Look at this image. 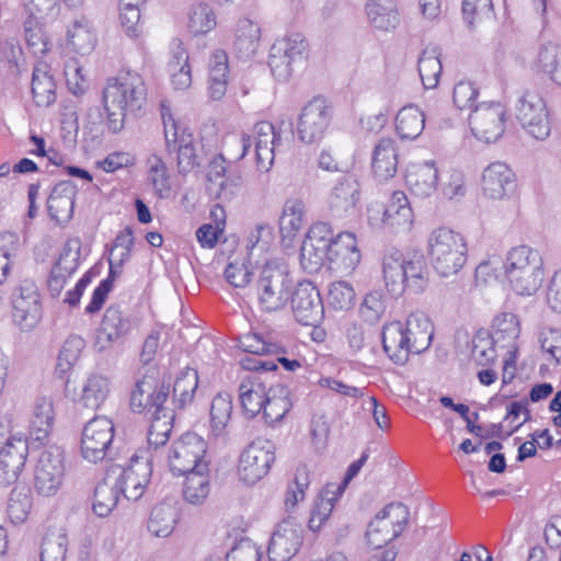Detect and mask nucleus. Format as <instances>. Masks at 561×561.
Masks as SVG:
<instances>
[{
	"mask_svg": "<svg viewBox=\"0 0 561 561\" xmlns=\"http://www.w3.org/2000/svg\"><path fill=\"white\" fill-rule=\"evenodd\" d=\"M360 251L352 232L336 236L330 224L318 221L310 226L300 248V264L308 273L329 270L351 274L360 262Z\"/></svg>",
	"mask_w": 561,
	"mask_h": 561,
	"instance_id": "obj_1",
	"label": "nucleus"
},
{
	"mask_svg": "<svg viewBox=\"0 0 561 561\" xmlns=\"http://www.w3.org/2000/svg\"><path fill=\"white\" fill-rule=\"evenodd\" d=\"M170 387L158 383L154 371L145 374L136 382L130 396V407L135 412L148 410L152 413L151 424L147 434L149 453L157 451L169 440L173 428L174 408L165 405L169 400Z\"/></svg>",
	"mask_w": 561,
	"mask_h": 561,
	"instance_id": "obj_2",
	"label": "nucleus"
},
{
	"mask_svg": "<svg viewBox=\"0 0 561 561\" xmlns=\"http://www.w3.org/2000/svg\"><path fill=\"white\" fill-rule=\"evenodd\" d=\"M433 334L430 318L417 310L408 316L405 323L394 321L383 327V351L393 363L403 365L410 354H420L431 346Z\"/></svg>",
	"mask_w": 561,
	"mask_h": 561,
	"instance_id": "obj_3",
	"label": "nucleus"
},
{
	"mask_svg": "<svg viewBox=\"0 0 561 561\" xmlns=\"http://www.w3.org/2000/svg\"><path fill=\"white\" fill-rule=\"evenodd\" d=\"M146 95L145 81L136 71H119L110 78L103 91L108 129L113 133L122 130L126 116L142 107Z\"/></svg>",
	"mask_w": 561,
	"mask_h": 561,
	"instance_id": "obj_4",
	"label": "nucleus"
},
{
	"mask_svg": "<svg viewBox=\"0 0 561 561\" xmlns=\"http://www.w3.org/2000/svg\"><path fill=\"white\" fill-rule=\"evenodd\" d=\"M502 276L519 296H531L545 278L543 261L539 252L528 245H517L501 262Z\"/></svg>",
	"mask_w": 561,
	"mask_h": 561,
	"instance_id": "obj_5",
	"label": "nucleus"
},
{
	"mask_svg": "<svg viewBox=\"0 0 561 561\" xmlns=\"http://www.w3.org/2000/svg\"><path fill=\"white\" fill-rule=\"evenodd\" d=\"M382 279L387 291L396 297L405 289L423 293L428 285V270L422 259H409L398 249L387 250L381 259Z\"/></svg>",
	"mask_w": 561,
	"mask_h": 561,
	"instance_id": "obj_6",
	"label": "nucleus"
},
{
	"mask_svg": "<svg viewBox=\"0 0 561 561\" xmlns=\"http://www.w3.org/2000/svg\"><path fill=\"white\" fill-rule=\"evenodd\" d=\"M427 253L433 268L448 277L457 274L466 264L468 247L461 233L440 227L431 232Z\"/></svg>",
	"mask_w": 561,
	"mask_h": 561,
	"instance_id": "obj_7",
	"label": "nucleus"
},
{
	"mask_svg": "<svg viewBox=\"0 0 561 561\" xmlns=\"http://www.w3.org/2000/svg\"><path fill=\"white\" fill-rule=\"evenodd\" d=\"M161 116L165 150L169 154L176 153L178 172L186 175L203 164L205 159L203 146L194 139L192 134L180 127L165 105H162Z\"/></svg>",
	"mask_w": 561,
	"mask_h": 561,
	"instance_id": "obj_8",
	"label": "nucleus"
},
{
	"mask_svg": "<svg viewBox=\"0 0 561 561\" xmlns=\"http://www.w3.org/2000/svg\"><path fill=\"white\" fill-rule=\"evenodd\" d=\"M293 279L284 264L276 260L267 261L255 283L259 307L265 312L283 310L291 298Z\"/></svg>",
	"mask_w": 561,
	"mask_h": 561,
	"instance_id": "obj_9",
	"label": "nucleus"
},
{
	"mask_svg": "<svg viewBox=\"0 0 561 561\" xmlns=\"http://www.w3.org/2000/svg\"><path fill=\"white\" fill-rule=\"evenodd\" d=\"M253 144L257 169L263 172L270 171L274 163L275 151L283 146L280 134L276 131L272 123L262 121L253 126L252 134L232 136L227 146L237 147L238 151L233 154V158L241 160L247 156Z\"/></svg>",
	"mask_w": 561,
	"mask_h": 561,
	"instance_id": "obj_10",
	"label": "nucleus"
},
{
	"mask_svg": "<svg viewBox=\"0 0 561 561\" xmlns=\"http://www.w3.org/2000/svg\"><path fill=\"white\" fill-rule=\"evenodd\" d=\"M515 117L530 138L545 141L551 135L552 118L547 101L538 90H525L515 104Z\"/></svg>",
	"mask_w": 561,
	"mask_h": 561,
	"instance_id": "obj_11",
	"label": "nucleus"
},
{
	"mask_svg": "<svg viewBox=\"0 0 561 561\" xmlns=\"http://www.w3.org/2000/svg\"><path fill=\"white\" fill-rule=\"evenodd\" d=\"M309 44L301 33H290L277 38L270 49L268 66L274 78L286 82L294 69L308 56Z\"/></svg>",
	"mask_w": 561,
	"mask_h": 561,
	"instance_id": "obj_12",
	"label": "nucleus"
},
{
	"mask_svg": "<svg viewBox=\"0 0 561 561\" xmlns=\"http://www.w3.org/2000/svg\"><path fill=\"white\" fill-rule=\"evenodd\" d=\"M153 460V454L141 450L131 456L126 468H118L117 474L116 470L110 472L113 482L125 499L137 501L142 496L152 473Z\"/></svg>",
	"mask_w": 561,
	"mask_h": 561,
	"instance_id": "obj_13",
	"label": "nucleus"
},
{
	"mask_svg": "<svg viewBox=\"0 0 561 561\" xmlns=\"http://www.w3.org/2000/svg\"><path fill=\"white\" fill-rule=\"evenodd\" d=\"M207 444L195 433H185L174 440L168 453L170 471L175 476L194 471L207 470L209 462L205 459Z\"/></svg>",
	"mask_w": 561,
	"mask_h": 561,
	"instance_id": "obj_14",
	"label": "nucleus"
},
{
	"mask_svg": "<svg viewBox=\"0 0 561 561\" xmlns=\"http://www.w3.org/2000/svg\"><path fill=\"white\" fill-rule=\"evenodd\" d=\"M409 508L402 503H390L385 506L369 523L366 537L368 543L380 549L398 538L409 522Z\"/></svg>",
	"mask_w": 561,
	"mask_h": 561,
	"instance_id": "obj_15",
	"label": "nucleus"
},
{
	"mask_svg": "<svg viewBox=\"0 0 561 561\" xmlns=\"http://www.w3.org/2000/svg\"><path fill=\"white\" fill-rule=\"evenodd\" d=\"M114 424L106 416H95L83 427L80 451L84 460L98 463L111 457Z\"/></svg>",
	"mask_w": 561,
	"mask_h": 561,
	"instance_id": "obj_16",
	"label": "nucleus"
},
{
	"mask_svg": "<svg viewBox=\"0 0 561 561\" xmlns=\"http://www.w3.org/2000/svg\"><path fill=\"white\" fill-rule=\"evenodd\" d=\"M275 460V447L267 439L252 442L240 455L238 477L245 484L252 485L263 479Z\"/></svg>",
	"mask_w": 561,
	"mask_h": 561,
	"instance_id": "obj_17",
	"label": "nucleus"
},
{
	"mask_svg": "<svg viewBox=\"0 0 561 561\" xmlns=\"http://www.w3.org/2000/svg\"><path fill=\"white\" fill-rule=\"evenodd\" d=\"M64 471L61 448L55 444L47 446L41 453L35 467V491L43 496H54L61 486Z\"/></svg>",
	"mask_w": 561,
	"mask_h": 561,
	"instance_id": "obj_18",
	"label": "nucleus"
},
{
	"mask_svg": "<svg viewBox=\"0 0 561 561\" xmlns=\"http://www.w3.org/2000/svg\"><path fill=\"white\" fill-rule=\"evenodd\" d=\"M506 110L500 102H482L469 115V126L479 140L492 142L505 131Z\"/></svg>",
	"mask_w": 561,
	"mask_h": 561,
	"instance_id": "obj_19",
	"label": "nucleus"
},
{
	"mask_svg": "<svg viewBox=\"0 0 561 561\" xmlns=\"http://www.w3.org/2000/svg\"><path fill=\"white\" fill-rule=\"evenodd\" d=\"M360 201V183L355 174H344L332 186L328 198V210L336 219L355 217Z\"/></svg>",
	"mask_w": 561,
	"mask_h": 561,
	"instance_id": "obj_20",
	"label": "nucleus"
},
{
	"mask_svg": "<svg viewBox=\"0 0 561 561\" xmlns=\"http://www.w3.org/2000/svg\"><path fill=\"white\" fill-rule=\"evenodd\" d=\"M13 320L24 331L32 330L43 313L37 285L31 279L20 283L12 295Z\"/></svg>",
	"mask_w": 561,
	"mask_h": 561,
	"instance_id": "obj_21",
	"label": "nucleus"
},
{
	"mask_svg": "<svg viewBox=\"0 0 561 561\" xmlns=\"http://www.w3.org/2000/svg\"><path fill=\"white\" fill-rule=\"evenodd\" d=\"M331 112L325 101L314 98L309 101L298 116L296 135L301 142L314 144L320 141L330 125Z\"/></svg>",
	"mask_w": 561,
	"mask_h": 561,
	"instance_id": "obj_22",
	"label": "nucleus"
},
{
	"mask_svg": "<svg viewBox=\"0 0 561 561\" xmlns=\"http://www.w3.org/2000/svg\"><path fill=\"white\" fill-rule=\"evenodd\" d=\"M304 541L302 526L294 518L282 520L272 535L267 554L270 561H289Z\"/></svg>",
	"mask_w": 561,
	"mask_h": 561,
	"instance_id": "obj_23",
	"label": "nucleus"
},
{
	"mask_svg": "<svg viewBox=\"0 0 561 561\" xmlns=\"http://www.w3.org/2000/svg\"><path fill=\"white\" fill-rule=\"evenodd\" d=\"M28 453L27 439L10 435L0 449V484L10 485L18 481Z\"/></svg>",
	"mask_w": 561,
	"mask_h": 561,
	"instance_id": "obj_24",
	"label": "nucleus"
},
{
	"mask_svg": "<svg viewBox=\"0 0 561 561\" xmlns=\"http://www.w3.org/2000/svg\"><path fill=\"white\" fill-rule=\"evenodd\" d=\"M293 312L304 325H314L323 317V305L319 290L310 282H301L291 290Z\"/></svg>",
	"mask_w": 561,
	"mask_h": 561,
	"instance_id": "obj_25",
	"label": "nucleus"
},
{
	"mask_svg": "<svg viewBox=\"0 0 561 561\" xmlns=\"http://www.w3.org/2000/svg\"><path fill=\"white\" fill-rule=\"evenodd\" d=\"M23 33L27 48L34 56H44L50 49V42L44 31V18L50 10H37L34 4L22 3Z\"/></svg>",
	"mask_w": 561,
	"mask_h": 561,
	"instance_id": "obj_26",
	"label": "nucleus"
},
{
	"mask_svg": "<svg viewBox=\"0 0 561 561\" xmlns=\"http://www.w3.org/2000/svg\"><path fill=\"white\" fill-rule=\"evenodd\" d=\"M515 188V174L504 162L489 164L482 174V192L490 199L501 201L510 196Z\"/></svg>",
	"mask_w": 561,
	"mask_h": 561,
	"instance_id": "obj_27",
	"label": "nucleus"
},
{
	"mask_svg": "<svg viewBox=\"0 0 561 561\" xmlns=\"http://www.w3.org/2000/svg\"><path fill=\"white\" fill-rule=\"evenodd\" d=\"M133 329V322L118 306H110L102 318L96 334L100 350L108 347L113 342L126 336Z\"/></svg>",
	"mask_w": 561,
	"mask_h": 561,
	"instance_id": "obj_28",
	"label": "nucleus"
},
{
	"mask_svg": "<svg viewBox=\"0 0 561 561\" xmlns=\"http://www.w3.org/2000/svg\"><path fill=\"white\" fill-rule=\"evenodd\" d=\"M207 179L218 186L217 195L230 198L242 183V175L238 168H232L222 154L215 156L208 165Z\"/></svg>",
	"mask_w": 561,
	"mask_h": 561,
	"instance_id": "obj_29",
	"label": "nucleus"
},
{
	"mask_svg": "<svg viewBox=\"0 0 561 561\" xmlns=\"http://www.w3.org/2000/svg\"><path fill=\"white\" fill-rule=\"evenodd\" d=\"M438 170L433 161L410 163L405 183L410 192L421 198L431 196L437 188Z\"/></svg>",
	"mask_w": 561,
	"mask_h": 561,
	"instance_id": "obj_30",
	"label": "nucleus"
},
{
	"mask_svg": "<svg viewBox=\"0 0 561 561\" xmlns=\"http://www.w3.org/2000/svg\"><path fill=\"white\" fill-rule=\"evenodd\" d=\"M365 14L368 24L380 33L393 32L401 22L396 0H367Z\"/></svg>",
	"mask_w": 561,
	"mask_h": 561,
	"instance_id": "obj_31",
	"label": "nucleus"
},
{
	"mask_svg": "<svg viewBox=\"0 0 561 561\" xmlns=\"http://www.w3.org/2000/svg\"><path fill=\"white\" fill-rule=\"evenodd\" d=\"M382 227L392 232H407L413 224V213L407 195L397 191L391 195L382 213Z\"/></svg>",
	"mask_w": 561,
	"mask_h": 561,
	"instance_id": "obj_32",
	"label": "nucleus"
},
{
	"mask_svg": "<svg viewBox=\"0 0 561 561\" xmlns=\"http://www.w3.org/2000/svg\"><path fill=\"white\" fill-rule=\"evenodd\" d=\"M55 422V410L51 399L38 398L30 417L28 433L32 444L36 447L45 445L49 438Z\"/></svg>",
	"mask_w": 561,
	"mask_h": 561,
	"instance_id": "obj_33",
	"label": "nucleus"
},
{
	"mask_svg": "<svg viewBox=\"0 0 561 561\" xmlns=\"http://www.w3.org/2000/svg\"><path fill=\"white\" fill-rule=\"evenodd\" d=\"M76 195L77 186L73 182L61 181L57 183L47 198L50 218L57 224H67L73 215Z\"/></svg>",
	"mask_w": 561,
	"mask_h": 561,
	"instance_id": "obj_34",
	"label": "nucleus"
},
{
	"mask_svg": "<svg viewBox=\"0 0 561 561\" xmlns=\"http://www.w3.org/2000/svg\"><path fill=\"white\" fill-rule=\"evenodd\" d=\"M399 153L396 140L381 138L373 150L371 170L379 181L392 179L398 171Z\"/></svg>",
	"mask_w": 561,
	"mask_h": 561,
	"instance_id": "obj_35",
	"label": "nucleus"
},
{
	"mask_svg": "<svg viewBox=\"0 0 561 561\" xmlns=\"http://www.w3.org/2000/svg\"><path fill=\"white\" fill-rule=\"evenodd\" d=\"M96 43L95 28L88 18H77L68 25L66 44L73 53L88 55L95 48Z\"/></svg>",
	"mask_w": 561,
	"mask_h": 561,
	"instance_id": "obj_36",
	"label": "nucleus"
},
{
	"mask_svg": "<svg viewBox=\"0 0 561 561\" xmlns=\"http://www.w3.org/2000/svg\"><path fill=\"white\" fill-rule=\"evenodd\" d=\"M56 81L50 67L45 61L34 65L31 81L33 101L37 106L48 107L56 101Z\"/></svg>",
	"mask_w": 561,
	"mask_h": 561,
	"instance_id": "obj_37",
	"label": "nucleus"
},
{
	"mask_svg": "<svg viewBox=\"0 0 561 561\" xmlns=\"http://www.w3.org/2000/svg\"><path fill=\"white\" fill-rule=\"evenodd\" d=\"M343 493V485L328 484L314 500L308 520V527L311 531L321 530L329 520L336 501Z\"/></svg>",
	"mask_w": 561,
	"mask_h": 561,
	"instance_id": "obj_38",
	"label": "nucleus"
},
{
	"mask_svg": "<svg viewBox=\"0 0 561 561\" xmlns=\"http://www.w3.org/2000/svg\"><path fill=\"white\" fill-rule=\"evenodd\" d=\"M146 179L152 193L159 198H168L172 192L171 171L165 160L157 152L150 153L145 161Z\"/></svg>",
	"mask_w": 561,
	"mask_h": 561,
	"instance_id": "obj_39",
	"label": "nucleus"
},
{
	"mask_svg": "<svg viewBox=\"0 0 561 561\" xmlns=\"http://www.w3.org/2000/svg\"><path fill=\"white\" fill-rule=\"evenodd\" d=\"M261 26L248 18H241L236 23L233 48L239 58L253 57L260 46Z\"/></svg>",
	"mask_w": 561,
	"mask_h": 561,
	"instance_id": "obj_40",
	"label": "nucleus"
},
{
	"mask_svg": "<svg viewBox=\"0 0 561 561\" xmlns=\"http://www.w3.org/2000/svg\"><path fill=\"white\" fill-rule=\"evenodd\" d=\"M533 70L561 87V47L551 42L542 44L533 61Z\"/></svg>",
	"mask_w": 561,
	"mask_h": 561,
	"instance_id": "obj_41",
	"label": "nucleus"
},
{
	"mask_svg": "<svg viewBox=\"0 0 561 561\" xmlns=\"http://www.w3.org/2000/svg\"><path fill=\"white\" fill-rule=\"evenodd\" d=\"M306 224V205L299 198H288L279 217V232L283 242H291Z\"/></svg>",
	"mask_w": 561,
	"mask_h": 561,
	"instance_id": "obj_42",
	"label": "nucleus"
},
{
	"mask_svg": "<svg viewBox=\"0 0 561 561\" xmlns=\"http://www.w3.org/2000/svg\"><path fill=\"white\" fill-rule=\"evenodd\" d=\"M424 127L425 115L419 106L409 104L399 110L394 119V128L401 140L416 139L423 133Z\"/></svg>",
	"mask_w": 561,
	"mask_h": 561,
	"instance_id": "obj_43",
	"label": "nucleus"
},
{
	"mask_svg": "<svg viewBox=\"0 0 561 561\" xmlns=\"http://www.w3.org/2000/svg\"><path fill=\"white\" fill-rule=\"evenodd\" d=\"M111 389L107 376L92 373L82 382L79 402L88 409L96 410L106 401Z\"/></svg>",
	"mask_w": 561,
	"mask_h": 561,
	"instance_id": "obj_44",
	"label": "nucleus"
},
{
	"mask_svg": "<svg viewBox=\"0 0 561 561\" xmlns=\"http://www.w3.org/2000/svg\"><path fill=\"white\" fill-rule=\"evenodd\" d=\"M291 405L289 388L283 383L272 386L266 392L262 409L263 417L270 424L279 422L289 412Z\"/></svg>",
	"mask_w": 561,
	"mask_h": 561,
	"instance_id": "obj_45",
	"label": "nucleus"
},
{
	"mask_svg": "<svg viewBox=\"0 0 561 561\" xmlns=\"http://www.w3.org/2000/svg\"><path fill=\"white\" fill-rule=\"evenodd\" d=\"M267 389L257 378H245L239 387V399L244 414L252 419L262 412Z\"/></svg>",
	"mask_w": 561,
	"mask_h": 561,
	"instance_id": "obj_46",
	"label": "nucleus"
},
{
	"mask_svg": "<svg viewBox=\"0 0 561 561\" xmlns=\"http://www.w3.org/2000/svg\"><path fill=\"white\" fill-rule=\"evenodd\" d=\"M228 55L222 49L213 51L209 59V95L213 100H221L227 91Z\"/></svg>",
	"mask_w": 561,
	"mask_h": 561,
	"instance_id": "obj_47",
	"label": "nucleus"
},
{
	"mask_svg": "<svg viewBox=\"0 0 561 561\" xmlns=\"http://www.w3.org/2000/svg\"><path fill=\"white\" fill-rule=\"evenodd\" d=\"M183 476H185L183 484L185 501L193 505L204 503L210 493L209 465L207 470L196 469Z\"/></svg>",
	"mask_w": 561,
	"mask_h": 561,
	"instance_id": "obj_48",
	"label": "nucleus"
},
{
	"mask_svg": "<svg viewBox=\"0 0 561 561\" xmlns=\"http://www.w3.org/2000/svg\"><path fill=\"white\" fill-rule=\"evenodd\" d=\"M440 51L438 47H426L419 58V73L425 89L437 87L442 73Z\"/></svg>",
	"mask_w": 561,
	"mask_h": 561,
	"instance_id": "obj_49",
	"label": "nucleus"
},
{
	"mask_svg": "<svg viewBox=\"0 0 561 561\" xmlns=\"http://www.w3.org/2000/svg\"><path fill=\"white\" fill-rule=\"evenodd\" d=\"M119 494L112 474L107 473L94 490L93 512L100 517L107 516L117 505Z\"/></svg>",
	"mask_w": 561,
	"mask_h": 561,
	"instance_id": "obj_50",
	"label": "nucleus"
},
{
	"mask_svg": "<svg viewBox=\"0 0 561 561\" xmlns=\"http://www.w3.org/2000/svg\"><path fill=\"white\" fill-rule=\"evenodd\" d=\"M178 513L171 504H158L151 512L148 530L156 537L165 538L172 534Z\"/></svg>",
	"mask_w": 561,
	"mask_h": 561,
	"instance_id": "obj_51",
	"label": "nucleus"
},
{
	"mask_svg": "<svg viewBox=\"0 0 561 561\" xmlns=\"http://www.w3.org/2000/svg\"><path fill=\"white\" fill-rule=\"evenodd\" d=\"M198 386V375L193 368H185L176 377L173 385L172 408L182 409L190 404Z\"/></svg>",
	"mask_w": 561,
	"mask_h": 561,
	"instance_id": "obj_52",
	"label": "nucleus"
},
{
	"mask_svg": "<svg viewBox=\"0 0 561 561\" xmlns=\"http://www.w3.org/2000/svg\"><path fill=\"white\" fill-rule=\"evenodd\" d=\"M274 242L273 227L268 224H257L247 237V251L249 257H259L266 253Z\"/></svg>",
	"mask_w": 561,
	"mask_h": 561,
	"instance_id": "obj_53",
	"label": "nucleus"
},
{
	"mask_svg": "<svg viewBox=\"0 0 561 561\" xmlns=\"http://www.w3.org/2000/svg\"><path fill=\"white\" fill-rule=\"evenodd\" d=\"M85 346L84 340L79 335H70L62 344L59 352L56 371L66 375L79 360Z\"/></svg>",
	"mask_w": 561,
	"mask_h": 561,
	"instance_id": "obj_54",
	"label": "nucleus"
},
{
	"mask_svg": "<svg viewBox=\"0 0 561 561\" xmlns=\"http://www.w3.org/2000/svg\"><path fill=\"white\" fill-rule=\"evenodd\" d=\"M232 399L227 392L218 393L211 401L210 405V427L211 431L219 435L224 432L231 419Z\"/></svg>",
	"mask_w": 561,
	"mask_h": 561,
	"instance_id": "obj_55",
	"label": "nucleus"
},
{
	"mask_svg": "<svg viewBox=\"0 0 561 561\" xmlns=\"http://www.w3.org/2000/svg\"><path fill=\"white\" fill-rule=\"evenodd\" d=\"M217 25V20L213 9L206 3H198L193 7L187 23L191 34L198 36L213 31Z\"/></svg>",
	"mask_w": 561,
	"mask_h": 561,
	"instance_id": "obj_56",
	"label": "nucleus"
},
{
	"mask_svg": "<svg viewBox=\"0 0 561 561\" xmlns=\"http://www.w3.org/2000/svg\"><path fill=\"white\" fill-rule=\"evenodd\" d=\"M32 507V496L27 489H14L8 503V514L15 524L23 523Z\"/></svg>",
	"mask_w": 561,
	"mask_h": 561,
	"instance_id": "obj_57",
	"label": "nucleus"
},
{
	"mask_svg": "<svg viewBox=\"0 0 561 561\" xmlns=\"http://www.w3.org/2000/svg\"><path fill=\"white\" fill-rule=\"evenodd\" d=\"M310 483L309 472L305 466L298 467L294 483L286 491L284 504L287 511L294 510L306 497V490Z\"/></svg>",
	"mask_w": 561,
	"mask_h": 561,
	"instance_id": "obj_58",
	"label": "nucleus"
},
{
	"mask_svg": "<svg viewBox=\"0 0 561 561\" xmlns=\"http://www.w3.org/2000/svg\"><path fill=\"white\" fill-rule=\"evenodd\" d=\"M479 89L474 82L461 80L457 82L453 89V103L460 111L474 110L478 105Z\"/></svg>",
	"mask_w": 561,
	"mask_h": 561,
	"instance_id": "obj_59",
	"label": "nucleus"
},
{
	"mask_svg": "<svg viewBox=\"0 0 561 561\" xmlns=\"http://www.w3.org/2000/svg\"><path fill=\"white\" fill-rule=\"evenodd\" d=\"M239 347L253 355L279 354L283 352L280 345L265 340L257 333H247L240 336Z\"/></svg>",
	"mask_w": 561,
	"mask_h": 561,
	"instance_id": "obj_60",
	"label": "nucleus"
},
{
	"mask_svg": "<svg viewBox=\"0 0 561 561\" xmlns=\"http://www.w3.org/2000/svg\"><path fill=\"white\" fill-rule=\"evenodd\" d=\"M355 301V290L346 282H334L329 287L328 302L335 310H348Z\"/></svg>",
	"mask_w": 561,
	"mask_h": 561,
	"instance_id": "obj_61",
	"label": "nucleus"
},
{
	"mask_svg": "<svg viewBox=\"0 0 561 561\" xmlns=\"http://www.w3.org/2000/svg\"><path fill=\"white\" fill-rule=\"evenodd\" d=\"M471 357L480 366L491 365L496 358L494 341L485 333H479L472 339Z\"/></svg>",
	"mask_w": 561,
	"mask_h": 561,
	"instance_id": "obj_62",
	"label": "nucleus"
},
{
	"mask_svg": "<svg viewBox=\"0 0 561 561\" xmlns=\"http://www.w3.org/2000/svg\"><path fill=\"white\" fill-rule=\"evenodd\" d=\"M18 249L16 238L12 233L0 234V285H2L13 267V257Z\"/></svg>",
	"mask_w": 561,
	"mask_h": 561,
	"instance_id": "obj_63",
	"label": "nucleus"
},
{
	"mask_svg": "<svg viewBox=\"0 0 561 561\" xmlns=\"http://www.w3.org/2000/svg\"><path fill=\"white\" fill-rule=\"evenodd\" d=\"M493 13L491 0H463L462 14L463 20L470 27L485 19H490Z\"/></svg>",
	"mask_w": 561,
	"mask_h": 561,
	"instance_id": "obj_64",
	"label": "nucleus"
}]
</instances>
